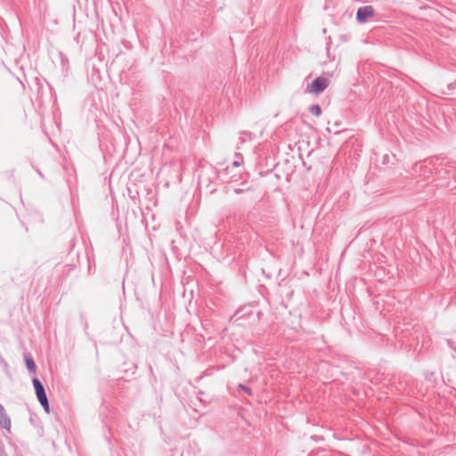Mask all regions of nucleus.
<instances>
[{
    "instance_id": "obj_16",
    "label": "nucleus",
    "mask_w": 456,
    "mask_h": 456,
    "mask_svg": "<svg viewBox=\"0 0 456 456\" xmlns=\"http://www.w3.org/2000/svg\"><path fill=\"white\" fill-rule=\"evenodd\" d=\"M455 351H456V348H455Z\"/></svg>"
},
{
    "instance_id": "obj_11",
    "label": "nucleus",
    "mask_w": 456,
    "mask_h": 456,
    "mask_svg": "<svg viewBox=\"0 0 456 456\" xmlns=\"http://www.w3.org/2000/svg\"><path fill=\"white\" fill-rule=\"evenodd\" d=\"M238 388L240 390H242L244 391L245 393H247L248 395H252V391H251V388L246 385H243V384H240L238 386Z\"/></svg>"
},
{
    "instance_id": "obj_7",
    "label": "nucleus",
    "mask_w": 456,
    "mask_h": 456,
    "mask_svg": "<svg viewBox=\"0 0 456 456\" xmlns=\"http://www.w3.org/2000/svg\"><path fill=\"white\" fill-rule=\"evenodd\" d=\"M309 111L315 117H320L322 114V108L319 104H313L309 108Z\"/></svg>"
},
{
    "instance_id": "obj_3",
    "label": "nucleus",
    "mask_w": 456,
    "mask_h": 456,
    "mask_svg": "<svg viewBox=\"0 0 456 456\" xmlns=\"http://www.w3.org/2000/svg\"><path fill=\"white\" fill-rule=\"evenodd\" d=\"M375 10L371 5L361 6L356 12V20L359 23H365L370 18L374 17Z\"/></svg>"
},
{
    "instance_id": "obj_10",
    "label": "nucleus",
    "mask_w": 456,
    "mask_h": 456,
    "mask_svg": "<svg viewBox=\"0 0 456 456\" xmlns=\"http://www.w3.org/2000/svg\"><path fill=\"white\" fill-rule=\"evenodd\" d=\"M235 158H236V159L232 162V166L240 167V164L242 163L243 157L240 153H236Z\"/></svg>"
},
{
    "instance_id": "obj_8",
    "label": "nucleus",
    "mask_w": 456,
    "mask_h": 456,
    "mask_svg": "<svg viewBox=\"0 0 456 456\" xmlns=\"http://www.w3.org/2000/svg\"><path fill=\"white\" fill-rule=\"evenodd\" d=\"M248 140H252V134L248 131L241 132L240 136V143H245Z\"/></svg>"
},
{
    "instance_id": "obj_2",
    "label": "nucleus",
    "mask_w": 456,
    "mask_h": 456,
    "mask_svg": "<svg viewBox=\"0 0 456 456\" xmlns=\"http://www.w3.org/2000/svg\"><path fill=\"white\" fill-rule=\"evenodd\" d=\"M199 179L200 183H207V185L210 187L211 183L219 179V171L216 167L210 166L202 171Z\"/></svg>"
},
{
    "instance_id": "obj_13",
    "label": "nucleus",
    "mask_w": 456,
    "mask_h": 456,
    "mask_svg": "<svg viewBox=\"0 0 456 456\" xmlns=\"http://www.w3.org/2000/svg\"><path fill=\"white\" fill-rule=\"evenodd\" d=\"M438 160V158L430 159L428 160H426V163H428L430 165H435V162Z\"/></svg>"
},
{
    "instance_id": "obj_15",
    "label": "nucleus",
    "mask_w": 456,
    "mask_h": 456,
    "mask_svg": "<svg viewBox=\"0 0 456 456\" xmlns=\"http://www.w3.org/2000/svg\"><path fill=\"white\" fill-rule=\"evenodd\" d=\"M216 190V189L215 187H213V188H210V190H209V191H210V192H213V191H215Z\"/></svg>"
},
{
    "instance_id": "obj_4",
    "label": "nucleus",
    "mask_w": 456,
    "mask_h": 456,
    "mask_svg": "<svg viewBox=\"0 0 456 456\" xmlns=\"http://www.w3.org/2000/svg\"><path fill=\"white\" fill-rule=\"evenodd\" d=\"M11 425V418L6 413L4 407L0 403V427L10 433Z\"/></svg>"
},
{
    "instance_id": "obj_5",
    "label": "nucleus",
    "mask_w": 456,
    "mask_h": 456,
    "mask_svg": "<svg viewBox=\"0 0 456 456\" xmlns=\"http://www.w3.org/2000/svg\"><path fill=\"white\" fill-rule=\"evenodd\" d=\"M25 363H26V367L29 372H32V373L36 372L37 366H36L34 360L31 357L26 355L25 356Z\"/></svg>"
},
{
    "instance_id": "obj_9",
    "label": "nucleus",
    "mask_w": 456,
    "mask_h": 456,
    "mask_svg": "<svg viewBox=\"0 0 456 456\" xmlns=\"http://www.w3.org/2000/svg\"><path fill=\"white\" fill-rule=\"evenodd\" d=\"M36 395H37V401L39 402L40 404L43 403H45L46 404V401H48V398H47L45 391L42 392V393L36 394Z\"/></svg>"
},
{
    "instance_id": "obj_12",
    "label": "nucleus",
    "mask_w": 456,
    "mask_h": 456,
    "mask_svg": "<svg viewBox=\"0 0 456 456\" xmlns=\"http://www.w3.org/2000/svg\"><path fill=\"white\" fill-rule=\"evenodd\" d=\"M41 406L43 407L46 413L50 412V405L48 401H46V404L45 403H41Z\"/></svg>"
},
{
    "instance_id": "obj_6",
    "label": "nucleus",
    "mask_w": 456,
    "mask_h": 456,
    "mask_svg": "<svg viewBox=\"0 0 456 456\" xmlns=\"http://www.w3.org/2000/svg\"><path fill=\"white\" fill-rule=\"evenodd\" d=\"M32 384L35 389L36 394L45 392V387L42 382L37 378H33Z\"/></svg>"
},
{
    "instance_id": "obj_1",
    "label": "nucleus",
    "mask_w": 456,
    "mask_h": 456,
    "mask_svg": "<svg viewBox=\"0 0 456 456\" xmlns=\"http://www.w3.org/2000/svg\"><path fill=\"white\" fill-rule=\"evenodd\" d=\"M329 84L330 81L328 78L324 77H318L307 85V90L310 94L318 95L328 88Z\"/></svg>"
},
{
    "instance_id": "obj_14",
    "label": "nucleus",
    "mask_w": 456,
    "mask_h": 456,
    "mask_svg": "<svg viewBox=\"0 0 456 456\" xmlns=\"http://www.w3.org/2000/svg\"><path fill=\"white\" fill-rule=\"evenodd\" d=\"M248 189L244 190V189H240V188H236V189H234V192H235L236 194H240V193H242V192H244L245 191H248Z\"/></svg>"
}]
</instances>
